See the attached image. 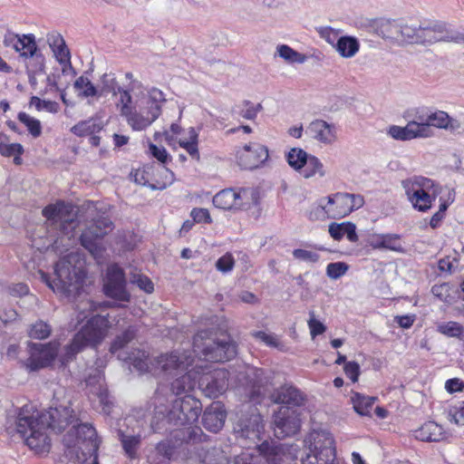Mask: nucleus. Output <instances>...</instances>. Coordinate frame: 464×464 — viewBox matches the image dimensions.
<instances>
[{
  "instance_id": "obj_1",
  "label": "nucleus",
  "mask_w": 464,
  "mask_h": 464,
  "mask_svg": "<svg viewBox=\"0 0 464 464\" xmlns=\"http://www.w3.org/2000/svg\"><path fill=\"white\" fill-rule=\"evenodd\" d=\"M77 420L74 411L67 406L51 408L45 412L26 406L17 415L16 430L32 450L43 454L49 452L51 448L47 430L61 432L72 424V429L63 439L65 454L73 461L83 462L96 453L99 441L91 424H77Z\"/></svg>"
},
{
  "instance_id": "obj_2",
  "label": "nucleus",
  "mask_w": 464,
  "mask_h": 464,
  "mask_svg": "<svg viewBox=\"0 0 464 464\" xmlns=\"http://www.w3.org/2000/svg\"><path fill=\"white\" fill-rule=\"evenodd\" d=\"M166 101L159 88L146 89L140 81H132L121 92L116 107L133 130H143L160 116Z\"/></svg>"
},
{
  "instance_id": "obj_3",
  "label": "nucleus",
  "mask_w": 464,
  "mask_h": 464,
  "mask_svg": "<svg viewBox=\"0 0 464 464\" xmlns=\"http://www.w3.org/2000/svg\"><path fill=\"white\" fill-rule=\"evenodd\" d=\"M38 275L41 281L54 293L74 298L80 295L86 277L84 261L79 253L72 252L56 263L53 279L42 270L38 271Z\"/></svg>"
},
{
  "instance_id": "obj_4",
  "label": "nucleus",
  "mask_w": 464,
  "mask_h": 464,
  "mask_svg": "<svg viewBox=\"0 0 464 464\" xmlns=\"http://www.w3.org/2000/svg\"><path fill=\"white\" fill-rule=\"evenodd\" d=\"M111 324L107 316L94 315L77 332L72 343L65 347L64 354L61 356L62 365L72 360L76 353L87 346L100 344L107 336Z\"/></svg>"
},
{
  "instance_id": "obj_5",
  "label": "nucleus",
  "mask_w": 464,
  "mask_h": 464,
  "mask_svg": "<svg viewBox=\"0 0 464 464\" xmlns=\"http://www.w3.org/2000/svg\"><path fill=\"white\" fill-rule=\"evenodd\" d=\"M194 353L205 361L225 362L237 354L235 342L227 335L213 336L208 331L198 332L193 339Z\"/></svg>"
},
{
  "instance_id": "obj_6",
  "label": "nucleus",
  "mask_w": 464,
  "mask_h": 464,
  "mask_svg": "<svg viewBox=\"0 0 464 464\" xmlns=\"http://www.w3.org/2000/svg\"><path fill=\"white\" fill-rule=\"evenodd\" d=\"M305 454L302 464H336L333 435L326 430H313L304 439Z\"/></svg>"
},
{
  "instance_id": "obj_7",
  "label": "nucleus",
  "mask_w": 464,
  "mask_h": 464,
  "mask_svg": "<svg viewBox=\"0 0 464 464\" xmlns=\"http://www.w3.org/2000/svg\"><path fill=\"white\" fill-rule=\"evenodd\" d=\"M401 187L412 208L420 212L428 211L440 192L435 181L422 176L403 179Z\"/></svg>"
},
{
  "instance_id": "obj_8",
  "label": "nucleus",
  "mask_w": 464,
  "mask_h": 464,
  "mask_svg": "<svg viewBox=\"0 0 464 464\" xmlns=\"http://www.w3.org/2000/svg\"><path fill=\"white\" fill-rule=\"evenodd\" d=\"M42 213L50 226L59 229L69 239L73 236V230L76 227L77 222L76 213L72 205L57 201L54 204L46 206Z\"/></svg>"
},
{
  "instance_id": "obj_9",
  "label": "nucleus",
  "mask_w": 464,
  "mask_h": 464,
  "mask_svg": "<svg viewBox=\"0 0 464 464\" xmlns=\"http://www.w3.org/2000/svg\"><path fill=\"white\" fill-rule=\"evenodd\" d=\"M285 444L264 441L256 449L258 454L255 455L248 450L243 451L236 456L234 464H280L285 455Z\"/></svg>"
},
{
  "instance_id": "obj_10",
  "label": "nucleus",
  "mask_w": 464,
  "mask_h": 464,
  "mask_svg": "<svg viewBox=\"0 0 464 464\" xmlns=\"http://www.w3.org/2000/svg\"><path fill=\"white\" fill-rule=\"evenodd\" d=\"M201 411V402L190 395H186L173 401L167 418L174 425L193 424L198 420Z\"/></svg>"
},
{
  "instance_id": "obj_11",
  "label": "nucleus",
  "mask_w": 464,
  "mask_h": 464,
  "mask_svg": "<svg viewBox=\"0 0 464 464\" xmlns=\"http://www.w3.org/2000/svg\"><path fill=\"white\" fill-rule=\"evenodd\" d=\"M193 358L187 352L174 351L154 357V375H179L192 363Z\"/></svg>"
},
{
  "instance_id": "obj_12",
  "label": "nucleus",
  "mask_w": 464,
  "mask_h": 464,
  "mask_svg": "<svg viewBox=\"0 0 464 464\" xmlns=\"http://www.w3.org/2000/svg\"><path fill=\"white\" fill-rule=\"evenodd\" d=\"M112 230V222L103 218L89 226L81 236V244L95 259L102 256L104 247L100 240Z\"/></svg>"
},
{
  "instance_id": "obj_13",
  "label": "nucleus",
  "mask_w": 464,
  "mask_h": 464,
  "mask_svg": "<svg viewBox=\"0 0 464 464\" xmlns=\"http://www.w3.org/2000/svg\"><path fill=\"white\" fill-rule=\"evenodd\" d=\"M58 343H28L29 357L23 362L24 366L30 372L46 368L52 364L58 354Z\"/></svg>"
},
{
  "instance_id": "obj_14",
  "label": "nucleus",
  "mask_w": 464,
  "mask_h": 464,
  "mask_svg": "<svg viewBox=\"0 0 464 464\" xmlns=\"http://www.w3.org/2000/svg\"><path fill=\"white\" fill-rule=\"evenodd\" d=\"M330 218L338 219L346 217L354 209L362 207L364 200L361 195L335 193L325 198Z\"/></svg>"
},
{
  "instance_id": "obj_15",
  "label": "nucleus",
  "mask_w": 464,
  "mask_h": 464,
  "mask_svg": "<svg viewBox=\"0 0 464 464\" xmlns=\"http://www.w3.org/2000/svg\"><path fill=\"white\" fill-rule=\"evenodd\" d=\"M103 288L105 295L111 298L122 302L130 301V295L126 290L124 273L116 264L108 266Z\"/></svg>"
},
{
  "instance_id": "obj_16",
  "label": "nucleus",
  "mask_w": 464,
  "mask_h": 464,
  "mask_svg": "<svg viewBox=\"0 0 464 464\" xmlns=\"http://www.w3.org/2000/svg\"><path fill=\"white\" fill-rule=\"evenodd\" d=\"M228 372L224 369H215L203 372L198 378V385L209 398H218L227 388Z\"/></svg>"
},
{
  "instance_id": "obj_17",
  "label": "nucleus",
  "mask_w": 464,
  "mask_h": 464,
  "mask_svg": "<svg viewBox=\"0 0 464 464\" xmlns=\"http://www.w3.org/2000/svg\"><path fill=\"white\" fill-rule=\"evenodd\" d=\"M274 424L275 434L277 438L295 435L301 427L299 413L295 409L282 406L274 416Z\"/></svg>"
},
{
  "instance_id": "obj_18",
  "label": "nucleus",
  "mask_w": 464,
  "mask_h": 464,
  "mask_svg": "<svg viewBox=\"0 0 464 464\" xmlns=\"http://www.w3.org/2000/svg\"><path fill=\"white\" fill-rule=\"evenodd\" d=\"M268 149L259 143H249L237 151V163L244 169L262 167L268 160Z\"/></svg>"
},
{
  "instance_id": "obj_19",
  "label": "nucleus",
  "mask_w": 464,
  "mask_h": 464,
  "mask_svg": "<svg viewBox=\"0 0 464 464\" xmlns=\"http://www.w3.org/2000/svg\"><path fill=\"white\" fill-rule=\"evenodd\" d=\"M264 430L262 416L253 409L249 415H242L235 423L234 431L239 439L256 442Z\"/></svg>"
},
{
  "instance_id": "obj_20",
  "label": "nucleus",
  "mask_w": 464,
  "mask_h": 464,
  "mask_svg": "<svg viewBox=\"0 0 464 464\" xmlns=\"http://www.w3.org/2000/svg\"><path fill=\"white\" fill-rule=\"evenodd\" d=\"M47 43L56 62L62 66L63 74L72 72L74 75L76 72L72 65L71 53L62 34L56 32L48 34Z\"/></svg>"
},
{
  "instance_id": "obj_21",
  "label": "nucleus",
  "mask_w": 464,
  "mask_h": 464,
  "mask_svg": "<svg viewBox=\"0 0 464 464\" xmlns=\"http://www.w3.org/2000/svg\"><path fill=\"white\" fill-rule=\"evenodd\" d=\"M312 139L323 144H332L336 140V130L334 124L324 120H314L309 123L305 130Z\"/></svg>"
},
{
  "instance_id": "obj_22",
  "label": "nucleus",
  "mask_w": 464,
  "mask_h": 464,
  "mask_svg": "<svg viewBox=\"0 0 464 464\" xmlns=\"http://www.w3.org/2000/svg\"><path fill=\"white\" fill-rule=\"evenodd\" d=\"M415 439L426 442H439L446 439L443 427L435 421H427L413 430Z\"/></svg>"
},
{
  "instance_id": "obj_23",
  "label": "nucleus",
  "mask_w": 464,
  "mask_h": 464,
  "mask_svg": "<svg viewBox=\"0 0 464 464\" xmlns=\"http://www.w3.org/2000/svg\"><path fill=\"white\" fill-rule=\"evenodd\" d=\"M382 28L389 33L386 37H396L395 34H400L401 37L407 41L419 43L420 26L400 25L395 21H387L382 24Z\"/></svg>"
},
{
  "instance_id": "obj_24",
  "label": "nucleus",
  "mask_w": 464,
  "mask_h": 464,
  "mask_svg": "<svg viewBox=\"0 0 464 464\" xmlns=\"http://www.w3.org/2000/svg\"><path fill=\"white\" fill-rule=\"evenodd\" d=\"M119 357L129 360L139 372H150L154 375V370L152 369L155 366L154 358L150 359L145 351L134 350L128 357H122L121 354H119Z\"/></svg>"
},
{
  "instance_id": "obj_25",
  "label": "nucleus",
  "mask_w": 464,
  "mask_h": 464,
  "mask_svg": "<svg viewBox=\"0 0 464 464\" xmlns=\"http://www.w3.org/2000/svg\"><path fill=\"white\" fill-rule=\"evenodd\" d=\"M213 204L224 210L239 208L242 205L241 196L234 189H223L214 196Z\"/></svg>"
},
{
  "instance_id": "obj_26",
  "label": "nucleus",
  "mask_w": 464,
  "mask_h": 464,
  "mask_svg": "<svg viewBox=\"0 0 464 464\" xmlns=\"http://www.w3.org/2000/svg\"><path fill=\"white\" fill-rule=\"evenodd\" d=\"M272 399L276 403L290 404L299 406L304 401V397L299 390L291 385H285L279 388Z\"/></svg>"
},
{
  "instance_id": "obj_27",
  "label": "nucleus",
  "mask_w": 464,
  "mask_h": 464,
  "mask_svg": "<svg viewBox=\"0 0 464 464\" xmlns=\"http://www.w3.org/2000/svg\"><path fill=\"white\" fill-rule=\"evenodd\" d=\"M225 420L226 414L218 407H212L206 410L202 417L203 426L212 432H218L221 430Z\"/></svg>"
},
{
  "instance_id": "obj_28",
  "label": "nucleus",
  "mask_w": 464,
  "mask_h": 464,
  "mask_svg": "<svg viewBox=\"0 0 464 464\" xmlns=\"http://www.w3.org/2000/svg\"><path fill=\"white\" fill-rule=\"evenodd\" d=\"M197 372L194 370L188 371L171 382V391L179 395L192 391L198 384Z\"/></svg>"
},
{
  "instance_id": "obj_29",
  "label": "nucleus",
  "mask_w": 464,
  "mask_h": 464,
  "mask_svg": "<svg viewBox=\"0 0 464 464\" xmlns=\"http://www.w3.org/2000/svg\"><path fill=\"white\" fill-rule=\"evenodd\" d=\"M428 121L430 127L433 126L439 129L457 130L460 128V122L458 120L450 117L447 112L442 111L428 114Z\"/></svg>"
},
{
  "instance_id": "obj_30",
  "label": "nucleus",
  "mask_w": 464,
  "mask_h": 464,
  "mask_svg": "<svg viewBox=\"0 0 464 464\" xmlns=\"http://www.w3.org/2000/svg\"><path fill=\"white\" fill-rule=\"evenodd\" d=\"M360 49L359 41L353 36H340L334 44V50L342 58L353 57Z\"/></svg>"
},
{
  "instance_id": "obj_31",
  "label": "nucleus",
  "mask_w": 464,
  "mask_h": 464,
  "mask_svg": "<svg viewBox=\"0 0 464 464\" xmlns=\"http://www.w3.org/2000/svg\"><path fill=\"white\" fill-rule=\"evenodd\" d=\"M86 385L90 387L91 392L98 395L101 403L109 407L108 392L103 387V376L100 371L95 370L92 375L85 380Z\"/></svg>"
},
{
  "instance_id": "obj_32",
  "label": "nucleus",
  "mask_w": 464,
  "mask_h": 464,
  "mask_svg": "<svg viewBox=\"0 0 464 464\" xmlns=\"http://www.w3.org/2000/svg\"><path fill=\"white\" fill-rule=\"evenodd\" d=\"M329 234L335 240H340L343 236H346L347 239L350 242L355 243L358 241L356 227L354 224L350 222L341 224H330Z\"/></svg>"
},
{
  "instance_id": "obj_33",
  "label": "nucleus",
  "mask_w": 464,
  "mask_h": 464,
  "mask_svg": "<svg viewBox=\"0 0 464 464\" xmlns=\"http://www.w3.org/2000/svg\"><path fill=\"white\" fill-rule=\"evenodd\" d=\"M97 86L100 97L109 93L112 94L113 96H115L117 93L121 95V92L127 90L121 88L115 74L112 72L103 73L100 77L99 83Z\"/></svg>"
},
{
  "instance_id": "obj_34",
  "label": "nucleus",
  "mask_w": 464,
  "mask_h": 464,
  "mask_svg": "<svg viewBox=\"0 0 464 464\" xmlns=\"http://www.w3.org/2000/svg\"><path fill=\"white\" fill-rule=\"evenodd\" d=\"M118 436L125 454L130 459L137 458V451L141 442V436L139 434H126L122 430L118 431Z\"/></svg>"
},
{
  "instance_id": "obj_35",
  "label": "nucleus",
  "mask_w": 464,
  "mask_h": 464,
  "mask_svg": "<svg viewBox=\"0 0 464 464\" xmlns=\"http://www.w3.org/2000/svg\"><path fill=\"white\" fill-rule=\"evenodd\" d=\"M73 87L81 98L100 97L98 86H95L86 76L81 75L78 77L73 83Z\"/></svg>"
},
{
  "instance_id": "obj_36",
  "label": "nucleus",
  "mask_w": 464,
  "mask_h": 464,
  "mask_svg": "<svg viewBox=\"0 0 464 464\" xmlns=\"http://www.w3.org/2000/svg\"><path fill=\"white\" fill-rule=\"evenodd\" d=\"M299 173L304 179H310L314 176L324 177L325 175V170L322 161L317 157L310 154L306 160L304 169H301Z\"/></svg>"
},
{
  "instance_id": "obj_37",
  "label": "nucleus",
  "mask_w": 464,
  "mask_h": 464,
  "mask_svg": "<svg viewBox=\"0 0 464 464\" xmlns=\"http://www.w3.org/2000/svg\"><path fill=\"white\" fill-rule=\"evenodd\" d=\"M276 54L287 63L302 64L307 60V56L304 53L294 50L287 44L277 45Z\"/></svg>"
},
{
  "instance_id": "obj_38",
  "label": "nucleus",
  "mask_w": 464,
  "mask_h": 464,
  "mask_svg": "<svg viewBox=\"0 0 464 464\" xmlns=\"http://www.w3.org/2000/svg\"><path fill=\"white\" fill-rule=\"evenodd\" d=\"M375 397L364 396L359 392H354L351 397L354 411L362 416L370 415Z\"/></svg>"
},
{
  "instance_id": "obj_39",
  "label": "nucleus",
  "mask_w": 464,
  "mask_h": 464,
  "mask_svg": "<svg viewBox=\"0 0 464 464\" xmlns=\"http://www.w3.org/2000/svg\"><path fill=\"white\" fill-rule=\"evenodd\" d=\"M309 155L303 149L293 148L287 152L286 160L291 168L299 172L304 169Z\"/></svg>"
},
{
  "instance_id": "obj_40",
  "label": "nucleus",
  "mask_w": 464,
  "mask_h": 464,
  "mask_svg": "<svg viewBox=\"0 0 464 464\" xmlns=\"http://www.w3.org/2000/svg\"><path fill=\"white\" fill-rule=\"evenodd\" d=\"M21 56L25 58L33 57L37 51V44L33 34H23L15 50Z\"/></svg>"
},
{
  "instance_id": "obj_41",
  "label": "nucleus",
  "mask_w": 464,
  "mask_h": 464,
  "mask_svg": "<svg viewBox=\"0 0 464 464\" xmlns=\"http://www.w3.org/2000/svg\"><path fill=\"white\" fill-rule=\"evenodd\" d=\"M101 130L102 126L95 120L90 119L75 124L72 127L71 131L79 137H83L95 134Z\"/></svg>"
},
{
  "instance_id": "obj_42",
  "label": "nucleus",
  "mask_w": 464,
  "mask_h": 464,
  "mask_svg": "<svg viewBox=\"0 0 464 464\" xmlns=\"http://www.w3.org/2000/svg\"><path fill=\"white\" fill-rule=\"evenodd\" d=\"M442 39V31L437 26H420L419 42L431 44Z\"/></svg>"
},
{
  "instance_id": "obj_43",
  "label": "nucleus",
  "mask_w": 464,
  "mask_h": 464,
  "mask_svg": "<svg viewBox=\"0 0 464 464\" xmlns=\"http://www.w3.org/2000/svg\"><path fill=\"white\" fill-rule=\"evenodd\" d=\"M261 109L260 103L254 104L249 101H244L236 106L235 113L246 120H254Z\"/></svg>"
},
{
  "instance_id": "obj_44",
  "label": "nucleus",
  "mask_w": 464,
  "mask_h": 464,
  "mask_svg": "<svg viewBox=\"0 0 464 464\" xmlns=\"http://www.w3.org/2000/svg\"><path fill=\"white\" fill-rule=\"evenodd\" d=\"M306 215L312 221H324L330 218L325 198L321 199L317 204L313 205L307 211Z\"/></svg>"
},
{
  "instance_id": "obj_45",
  "label": "nucleus",
  "mask_w": 464,
  "mask_h": 464,
  "mask_svg": "<svg viewBox=\"0 0 464 464\" xmlns=\"http://www.w3.org/2000/svg\"><path fill=\"white\" fill-rule=\"evenodd\" d=\"M18 120L24 124L27 130L34 138H38L42 134V125L39 120L30 116L25 112H20L17 116Z\"/></svg>"
},
{
  "instance_id": "obj_46",
  "label": "nucleus",
  "mask_w": 464,
  "mask_h": 464,
  "mask_svg": "<svg viewBox=\"0 0 464 464\" xmlns=\"http://www.w3.org/2000/svg\"><path fill=\"white\" fill-rule=\"evenodd\" d=\"M52 332L51 326L44 321H37L32 324L29 330V336L34 339H46L50 336Z\"/></svg>"
},
{
  "instance_id": "obj_47",
  "label": "nucleus",
  "mask_w": 464,
  "mask_h": 464,
  "mask_svg": "<svg viewBox=\"0 0 464 464\" xmlns=\"http://www.w3.org/2000/svg\"><path fill=\"white\" fill-rule=\"evenodd\" d=\"M135 337V330L131 327L128 328L121 334L118 335L114 342L111 343V352L116 353L122 349Z\"/></svg>"
},
{
  "instance_id": "obj_48",
  "label": "nucleus",
  "mask_w": 464,
  "mask_h": 464,
  "mask_svg": "<svg viewBox=\"0 0 464 464\" xmlns=\"http://www.w3.org/2000/svg\"><path fill=\"white\" fill-rule=\"evenodd\" d=\"M437 330L449 337H459L463 333V327L457 322H448L438 325Z\"/></svg>"
},
{
  "instance_id": "obj_49",
  "label": "nucleus",
  "mask_w": 464,
  "mask_h": 464,
  "mask_svg": "<svg viewBox=\"0 0 464 464\" xmlns=\"http://www.w3.org/2000/svg\"><path fill=\"white\" fill-rule=\"evenodd\" d=\"M30 106H34L38 111L44 110L52 113H56L59 110V105L57 102L53 101L41 100L37 96H33L31 98Z\"/></svg>"
},
{
  "instance_id": "obj_50",
  "label": "nucleus",
  "mask_w": 464,
  "mask_h": 464,
  "mask_svg": "<svg viewBox=\"0 0 464 464\" xmlns=\"http://www.w3.org/2000/svg\"><path fill=\"white\" fill-rule=\"evenodd\" d=\"M253 336L261 342L265 343L266 345L275 347L279 349L280 351H284V344L278 340V338L272 334H267L263 331L255 332Z\"/></svg>"
},
{
  "instance_id": "obj_51",
  "label": "nucleus",
  "mask_w": 464,
  "mask_h": 464,
  "mask_svg": "<svg viewBox=\"0 0 464 464\" xmlns=\"http://www.w3.org/2000/svg\"><path fill=\"white\" fill-rule=\"evenodd\" d=\"M4 139H0V154L4 157H11L14 155H21L24 148L20 143H5Z\"/></svg>"
},
{
  "instance_id": "obj_52",
  "label": "nucleus",
  "mask_w": 464,
  "mask_h": 464,
  "mask_svg": "<svg viewBox=\"0 0 464 464\" xmlns=\"http://www.w3.org/2000/svg\"><path fill=\"white\" fill-rule=\"evenodd\" d=\"M399 240L400 236L397 234H383L382 249L402 252L403 248Z\"/></svg>"
},
{
  "instance_id": "obj_53",
  "label": "nucleus",
  "mask_w": 464,
  "mask_h": 464,
  "mask_svg": "<svg viewBox=\"0 0 464 464\" xmlns=\"http://www.w3.org/2000/svg\"><path fill=\"white\" fill-rule=\"evenodd\" d=\"M349 269V266L343 262L330 263L326 267V275L331 279H338Z\"/></svg>"
},
{
  "instance_id": "obj_54",
  "label": "nucleus",
  "mask_w": 464,
  "mask_h": 464,
  "mask_svg": "<svg viewBox=\"0 0 464 464\" xmlns=\"http://www.w3.org/2000/svg\"><path fill=\"white\" fill-rule=\"evenodd\" d=\"M431 293L439 300L445 303H450L452 299L450 286L447 283L434 285L431 288Z\"/></svg>"
},
{
  "instance_id": "obj_55",
  "label": "nucleus",
  "mask_w": 464,
  "mask_h": 464,
  "mask_svg": "<svg viewBox=\"0 0 464 464\" xmlns=\"http://www.w3.org/2000/svg\"><path fill=\"white\" fill-rule=\"evenodd\" d=\"M309 320L307 324L310 330L312 339H314L317 335L323 334L326 331L325 325L315 318L314 311L309 312Z\"/></svg>"
},
{
  "instance_id": "obj_56",
  "label": "nucleus",
  "mask_w": 464,
  "mask_h": 464,
  "mask_svg": "<svg viewBox=\"0 0 464 464\" xmlns=\"http://www.w3.org/2000/svg\"><path fill=\"white\" fill-rule=\"evenodd\" d=\"M409 134L411 140L420 137H429L430 130H427V124L419 123L417 121H411L408 123Z\"/></svg>"
},
{
  "instance_id": "obj_57",
  "label": "nucleus",
  "mask_w": 464,
  "mask_h": 464,
  "mask_svg": "<svg viewBox=\"0 0 464 464\" xmlns=\"http://www.w3.org/2000/svg\"><path fill=\"white\" fill-rule=\"evenodd\" d=\"M450 421L464 426V401L452 406L449 411Z\"/></svg>"
},
{
  "instance_id": "obj_58",
  "label": "nucleus",
  "mask_w": 464,
  "mask_h": 464,
  "mask_svg": "<svg viewBox=\"0 0 464 464\" xmlns=\"http://www.w3.org/2000/svg\"><path fill=\"white\" fill-rule=\"evenodd\" d=\"M235 266V259L231 253H226L216 262V268L221 273L230 272Z\"/></svg>"
},
{
  "instance_id": "obj_59",
  "label": "nucleus",
  "mask_w": 464,
  "mask_h": 464,
  "mask_svg": "<svg viewBox=\"0 0 464 464\" xmlns=\"http://www.w3.org/2000/svg\"><path fill=\"white\" fill-rule=\"evenodd\" d=\"M187 134L190 138V145L186 149L187 152L197 160H199V152L198 149V134L193 127H190L187 130Z\"/></svg>"
},
{
  "instance_id": "obj_60",
  "label": "nucleus",
  "mask_w": 464,
  "mask_h": 464,
  "mask_svg": "<svg viewBox=\"0 0 464 464\" xmlns=\"http://www.w3.org/2000/svg\"><path fill=\"white\" fill-rule=\"evenodd\" d=\"M293 256L295 259L308 263H316L319 260V255L317 253L302 248L295 249Z\"/></svg>"
},
{
  "instance_id": "obj_61",
  "label": "nucleus",
  "mask_w": 464,
  "mask_h": 464,
  "mask_svg": "<svg viewBox=\"0 0 464 464\" xmlns=\"http://www.w3.org/2000/svg\"><path fill=\"white\" fill-rule=\"evenodd\" d=\"M190 216L196 223H212V218L207 208H195L191 210Z\"/></svg>"
},
{
  "instance_id": "obj_62",
  "label": "nucleus",
  "mask_w": 464,
  "mask_h": 464,
  "mask_svg": "<svg viewBox=\"0 0 464 464\" xmlns=\"http://www.w3.org/2000/svg\"><path fill=\"white\" fill-rule=\"evenodd\" d=\"M149 151L153 158L157 159L161 163H167L170 159L169 154L163 146H157L150 143Z\"/></svg>"
},
{
  "instance_id": "obj_63",
  "label": "nucleus",
  "mask_w": 464,
  "mask_h": 464,
  "mask_svg": "<svg viewBox=\"0 0 464 464\" xmlns=\"http://www.w3.org/2000/svg\"><path fill=\"white\" fill-rule=\"evenodd\" d=\"M345 375L353 382H357L361 373L360 365L356 362H347L343 366Z\"/></svg>"
},
{
  "instance_id": "obj_64",
  "label": "nucleus",
  "mask_w": 464,
  "mask_h": 464,
  "mask_svg": "<svg viewBox=\"0 0 464 464\" xmlns=\"http://www.w3.org/2000/svg\"><path fill=\"white\" fill-rule=\"evenodd\" d=\"M408 131V124L405 127L393 125L389 128L388 133L395 140H410L411 136Z\"/></svg>"
}]
</instances>
